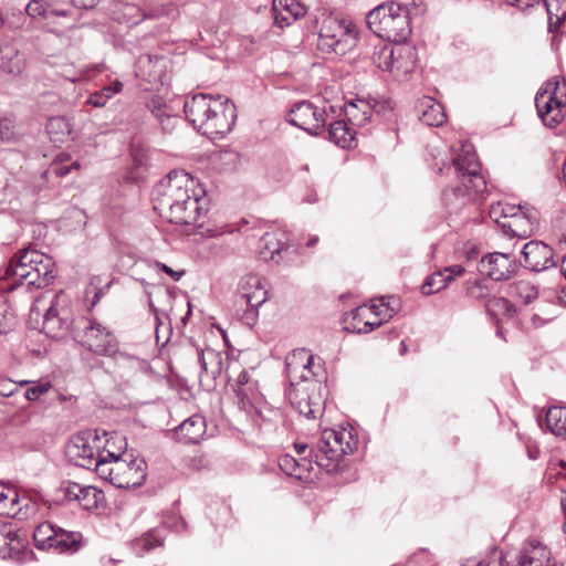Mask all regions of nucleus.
Masks as SVG:
<instances>
[{
	"instance_id": "nucleus-1",
	"label": "nucleus",
	"mask_w": 566,
	"mask_h": 566,
	"mask_svg": "<svg viewBox=\"0 0 566 566\" xmlns=\"http://www.w3.org/2000/svg\"><path fill=\"white\" fill-rule=\"evenodd\" d=\"M203 191L184 170H174L160 180L153 191V206L171 223H196L203 212Z\"/></svg>"
},
{
	"instance_id": "nucleus-2",
	"label": "nucleus",
	"mask_w": 566,
	"mask_h": 566,
	"mask_svg": "<svg viewBox=\"0 0 566 566\" xmlns=\"http://www.w3.org/2000/svg\"><path fill=\"white\" fill-rule=\"evenodd\" d=\"M454 172L460 185H452L444 188L441 195L443 207L449 213H458L470 205L476 195L486 189V182L481 174L480 163L473 145L469 142H459L452 148V164H442L438 171L443 174Z\"/></svg>"
},
{
	"instance_id": "nucleus-3",
	"label": "nucleus",
	"mask_w": 566,
	"mask_h": 566,
	"mask_svg": "<svg viewBox=\"0 0 566 566\" xmlns=\"http://www.w3.org/2000/svg\"><path fill=\"white\" fill-rule=\"evenodd\" d=\"M55 277L53 259L34 249H21L10 260L0 275V290L13 292L18 287L43 289Z\"/></svg>"
},
{
	"instance_id": "nucleus-4",
	"label": "nucleus",
	"mask_w": 566,
	"mask_h": 566,
	"mask_svg": "<svg viewBox=\"0 0 566 566\" xmlns=\"http://www.w3.org/2000/svg\"><path fill=\"white\" fill-rule=\"evenodd\" d=\"M187 119L207 135H223L231 130L235 120V107L229 98L198 94L184 105Z\"/></svg>"
},
{
	"instance_id": "nucleus-5",
	"label": "nucleus",
	"mask_w": 566,
	"mask_h": 566,
	"mask_svg": "<svg viewBox=\"0 0 566 566\" xmlns=\"http://www.w3.org/2000/svg\"><path fill=\"white\" fill-rule=\"evenodd\" d=\"M369 29L389 42L405 43L411 33L407 8L395 2L382 3L367 14Z\"/></svg>"
},
{
	"instance_id": "nucleus-6",
	"label": "nucleus",
	"mask_w": 566,
	"mask_h": 566,
	"mask_svg": "<svg viewBox=\"0 0 566 566\" xmlns=\"http://www.w3.org/2000/svg\"><path fill=\"white\" fill-rule=\"evenodd\" d=\"M98 475L119 489L138 488L146 481L147 464L142 458L119 457L111 451L98 469Z\"/></svg>"
},
{
	"instance_id": "nucleus-7",
	"label": "nucleus",
	"mask_w": 566,
	"mask_h": 566,
	"mask_svg": "<svg viewBox=\"0 0 566 566\" xmlns=\"http://www.w3.org/2000/svg\"><path fill=\"white\" fill-rule=\"evenodd\" d=\"M350 438V432L346 430H324L316 446L311 448L315 464L327 473L337 472L343 457L354 450L348 441Z\"/></svg>"
},
{
	"instance_id": "nucleus-8",
	"label": "nucleus",
	"mask_w": 566,
	"mask_h": 566,
	"mask_svg": "<svg viewBox=\"0 0 566 566\" xmlns=\"http://www.w3.org/2000/svg\"><path fill=\"white\" fill-rule=\"evenodd\" d=\"M102 448V440L96 432L78 433L67 442L65 455L71 463L94 470L98 474V469L107 459V452H111Z\"/></svg>"
},
{
	"instance_id": "nucleus-9",
	"label": "nucleus",
	"mask_w": 566,
	"mask_h": 566,
	"mask_svg": "<svg viewBox=\"0 0 566 566\" xmlns=\"http://www.w3.org/2000/svg\"><path fill=\"white\" fill-rule=\"evenodd\" d=\"M374 64L400 80L412 72L416 65L415 48L399 42L376 46L373 53Z\"/></svg>"
},
{
	"instance_id": "nucleus-10",
	"label": "nucleus",
	"mask_w": 566,
	"mask_h": 566,
	"mask_svg": "<svg viewBox=\"0 0 566 566\" xmlns=\"http://www.w3.org/2000/svg\"><path fill=\"white\" fill-rule=\"evenodd\" d=\"M356 32L344 19L327 17L321 27L317 48L325 53L344 55L356 45Z\"/></svg>"
},
{
	"instance_id": "nucleus-11",
	"label": "nucleus",
	"mask_w": 566,
	"mask_h": 566,
	"mask_svg": "<svg viewBox=\"0 0 566 566\" xmlns=\"http://www.w3.org/2000/svg\"><path fill=\"white\" fill-rule=\"evenodd\" d=\"M535 105L544 125L556 127L564 118L562 108L566 105V82L557 77L548 80L536 93Z\"/></svg>"
},
{
	"instance_id": "nucleus-12",
	"label": "nucleus",
	"mask_w": 566,
	"mask_h": 566,
	"mask_svg": "<svg viewBox=\"0 0 566 566\" xmlns=\"http://www.w3.org/2000/svg\"><path fill=\"white\" fill-rule=\"evenodd\" d=\"M80 325V332L76 337L86 349L98 356L106 357L117 353L118 340L107 327L95 319L88 318H82Z\"/></svg>"
},
{
	"instance_id": "nucleus-13",
	"label": "nucleus",
	"mask_w": 566,
	"mask_h": 566,
	"mask_svg": "<svg viewBox=\"0 0 566 566\" xmlns=\"http://www.w3.org/2000/svg\"><path fill=\"white\" fill-rule=\"evenodd\" d=\"M293 408L306 419H316L323 415L325 398L321 382H310L290 391Z\"/></svg>"
},
{
	"instance_id": "nucleus-14",
	"label": "nucleus",
	"mask_w": 566,
	"mask_h": 566,
	"mask_svg": "<svg viewBox=\"0 0 566 566\" xmlns=\"http://www.w3.org/2000/svg\"><path fill=\"white\" fill-rule=\"evenodd\" d=\"M287 377L293 388L301 387V382H319L312 378L317 376L313 370L315 367L314 356L305 348H298L289 354L285 358Z\"/></svg>"
},
{
	"instance_id": "nucleus-15",
	"label": "nucleus",
	"mask_w": 566,
	"mask_h": 566,
	"mask_svg": "<svg viewBox=\"0 0 566 566\" xmlns=\"http://www.w3.org/2000/svg\"><path fill=\"white\" fill-rule=\"evenodd\" d=\"M325 109L307 101L298 102L291 109L287 122L311 135H319L325 125Z\"/></svg>"
},
{
	"instance_id": "nucleus-16",
	"label": "nucleus",
	"mask_w": 566,
	"mask_h": 566,
	"mask_svg": "<svg viewBox=\"0 0 566 566\" xmlns=\"http://www.w3.org/2000/svg\"><path fill=\"white\" fill-rule=\"evenodd\" d=\"M538 213L534 208L525 207L516 210L507 222L502 223V232L510 238L517 237L525 239L531 237L537 228Z\"/></svg>"
},
{
	"instance_id": "nucleus-17",
	"label": "nucleus",
	"mask_w": 566,
	"mask_h": 566,
	"mask_svg": "<svg viewBox=\"0 0 566 566\" xmlns=\"http://www.w3.org/2000/svg\"><path fill=\"white\" fill-rule=\"evenodd\" d=\"M523 264L534 272H541L555 265L554 252L542 241H530L522 250Z\"/></svg>"
},
{
	"instance_id": "nucleus-18",
	"label": "nucleus",
	"mask_w": 566,
	"mask_h": 566,
	"mask_svg": "<svg viewBox=\"0 0 566 566\" xmlns=\"http://www.w3.org/2000/svg\"><path fill=\"white\" fill-rule=\"evenodd\" d=\"M238 293L251 308H259L268 300L265 281L258 274L244 275L239 283Z\"/></svg>"
},
{
	"instance_id": "nucleus-19",
	"label": "nucleus",
	"mask_w": 566,
	"mask_h": 566,
	"mask_svg": "<svg viewBox=\"0 0 566 566\" xmlns=\"http://www.w3.org/2000/svg\"><path fill=\"white\" fill-rule=\"evenodd\" d=\"M166 61L157 55H140L135 63V74L151 87L164 84Z\"/></svg>"
},
{
	"instance_id": "nucleus-20",
	"label": "nucleus",
	"mask_w": 566,
	"mask_h": 566,
	"mask_svg": "<svg viewBox=\"0 0 566 566\" xmlns=\"http://www.w3.org/2000/svg\"><path fill=\"white\" fill-rule=\"evenodd\" d=\"M514 270V261L506 253H491L479 263V271L494 281L507 280Z\"/></svg>"
},
{
	"instance_id": "nucleus-21",
	"label": "nucleus",
	"mask_w": 566,
	"mask_h": 566,
	"mask_svg": "<svg viewBox=\"0 0 566 566\" xmlns=\"http://www.w3.org/2000/svg\"><path fill=\"white\" fill-rule=\"evenodd\" d=\"M295 252L292 245L282 243L274 233H265L260 240V256L276 263L293 261L291 254Z\"/></svg>"
},
{
	"instance_id": "nucleus-22",
	"label": "nucleus",
	"mask_w": 566,
	"mask_h": 566,
	"mask_svg": "<svg viewBox=\"0 0 566 566\" xmlns=\"http://www.w3.org/2000/svg\"><path fill=\"white\" fill-rule=\"evenodd\" d=\"M27 66V59L23 53L12 43L0 44V71L11 75L19 76Z\"/></svg>"
},
{
	"instance_id": "nucleus-23",
	"label": "nucleus",
	"mask_w": 566,
	"mask_h": 566,
	"mask_svg": "<svg viewBox=\"0 0 566 566\" xmlns=\"http://www.w3.org/2000/svg\"><path fill=\"white\" fill-rule=\"evenodd\" d=\"M551 553L537 541H528L520 551L517 563L514 566H548Z\"/></svg>"
},
{
	"instance_id": "nucleus-24",
	"label": "nucleus",
	"mask_w": 566,
	"mask_h": 566,
	"mask_svg": "<svg viewBox=\"0 0 566 566\" xmlns=\"http://www.w3.org/2000/svg\"><path fill=\"white\" fill-rule=\"evenodd\" d=\"M206 427L205 418L199 415H193L176 428L175 434L178 441L186 444H195L205 436Z\"/></svg>"
},
{
	"instance_id": "nucleus-25",
	"label": "nucleus",
	"mask_w": 566,
	"mask_h": 566,
	"mask_svg": "<svg viewBox=\"0 0 566 566\" xmlns=\"http://www.w3.org/2000/svg\"><path fill=\"white\" fill-rule=\"evenodd\" d=\"M464 269L461 265H452L434 272L422 284V294L431 295L446 289L457 276L462 275Z\"/></svg>"
},
{
	"instance_id": "nucleus-26",
	"label": "nucleus",
	"mask_w": 566,
	"mask_h": 566,
	"mask_svg": "<svg viewBox=\"0 0 566 566\" xmlns=\"http://www.w3.org/2000/svg\"><path fill=\"white\" fill-rule=\"evenodd\" d=\"M275 23L283 28L306 14V8L296 0H273Z\"/></svg>"
},
{
	"instance_id": "nucleus-27",
	"label": "nucleus",
	"mask_w": 566,
	"mask_h": 566,
	"mask_svg": "<svg viewBox=\"0 0 566 566\" xmlns=\"http://www.w3.org/2000/svg\"><path fill=\"white\" fill-rule=\"evenodd\" d=\"M417 112L419 119L428 126L438 127L447 119L442 105L428 96L420 99Z\"/></svg>"
},
{
	"instance_id": "nucleus-28",
	"label": "nucleus",
	"mask_w": 566,
	"mask_h": 566,
	"mask_svg": "<svg viewBox=\"0 0 566 566\" xmlns=\"http://www.w3.org/2000/svg\"><path fill=\"white\" fill-rule=\"evenodd\" d=\"M112 357H114L117 373L122 378L129 379L138 373L144 371L147 367L146 360L126 352H120L119 349H117V353Z\"/></svg>"
},
{
	"instance_id": "nucleus-29",
	"label": "nucleus",
	"mask_w": 566,
	"mask_h": 566,
	"mask_svg": "<svg viewBox=\"0 0 566 566\" xmlns=\"http://www.w3.org/2000/svg\"><path fill=\"white\" fill-rule=\"evenodd\" d=\"M61 294H56L44 314L43 329L53 337L61 336L67 329V323L64 318L60 317Z\"/></svg>"
},
{
	"instance_id": "nucleus-30",
	"label": "nucleus",
	"mask_w": 566,
	"mask_h": 566,
	"mask_svg": "<svg viewBox=\"0 0 566 566\" xmlns=\"http://www.w3.org/2000/svg\"><path fill=\"white\" fill-rule=\"evenodd\" d=\"M344 112L353 125L364 126L373 115V107L369 102L355 98L344 105Z\"/></svg>"
},
{
	"instance_id": "nucleus-31",
	"label": "nucleus",
	"mask_w": 566,
	"mask_h": 566,
	"mask_svg": "<svg viewBox=\"0 0 566 566\" xmlns=\"http://www.w3.org/2000/svg\"><path fill=\"white\" fill-rule=\"evenodd\" d=\"M122 18L124 22L128 24H138L139 22L147 19H157L164 14L163 8L157 9H140L133 3H124L120 8Z\"/></svg>"
},
{
	"instance_id": "nucleus-32",
	"label": "nucleus",
	"mask_w": 566,
	"mask_h": 566,
	"mask_svg": "<svg viewBox=\"0 0 566 566\" xmlns=\"http://www.w3.org/2000/svg\"><path fill=\"white\" fill-rule=\"evenodd\" d=\"M311 459H302L297 461L294 457L290 454H284L279 458V467L280 469L290 476H295L297 479H303L304 473L308 472L313 469L314 458L310 455Z\"/></svg>"
},
{
	"instance_id": "nucleus-33",
	"label": "nucleus",
	"mask_w": 566,
	"mask_h": 566,
	"mask_svg": "<svg viewBox=\"0 0 566 566\" xmlns=\"http://www.w3.org/2000/svg\"><path fill=\"white\" fill-rule=\"evenodd\" d=\"M19 500L15 489L0 482V515L27 517L28 515L22 514L21 509L18 507Z\"/></svg>"
},
{
	"instance_id": "nucleus-34",
	"label": "nucleus",
	"mask_w": 566,
	"mask_h": 566,
	"mask_svg": "<svg viewBox=\"0 0 566 566\" xmlns=\"http://www.w3.org/2000/svg\"><path fill=\"white\" fill-rule=\"evenodd\" d=\"M82 535L75 532H67L57 528L52 548L57 553H74L80 548Z\"/></svg>"
},
{
	"instance_id": "nucleus-35",
	"label": "nucleus",
	"mask_w": 566,
	"mask_h": 566,
	"mask_svg": "<svg viewBox=\"0 0 566 566\" xmlns=\"http://www.w3.org/2000/svg\"><path fill=\"white\" fill-rule=\"evenodd\" d=\"M20 546L21 543L14 527L0 521V557H10L13 551L20 549Z\"/></svg>"
},
{
	"instance_id": "nucleus-36",
	"label": "nucleus",
	"mask_w": 566,
	"mask_h": 566,
	"mask_svg": "<svg viewBox=\"0 0 566 566\" xmlns=\"http://www.w3.org/2000/svg\"><path fill=\"white\" fill-rule=\"evenodd\" d=\"M198 359L201 366V379L203 378V375L212 376L214 378L217 375L220 374L221 359L216 350L211 348L201 349L198 353Z\"/></svg>"
},
{
	"instance_id": "nucleus-37",
	"label": "nucleus",
	"mask_w": 566,
	"mask_h": 566,
	"mask_svg": "<svg viewBox=\"0 0 566 566\" xmlns=\"http://www.w3.org/2000/svg\"><path fill=\"white\" fill-rule=\"evenodd\" d=\"M328 138L342 148H347L354 142V134L344 120H335L329 124Z\"/></svg>"
},
{
	"instance_id": "nucleus-38",
	"label": "nucleus",
	"mask_w": 566,
	"mask_h": 566,
	"mask_svg": "<svg viewBox=\"0 0 566 566\" xmlns=\"http://www.w3.org/2000/svg\"><path fill=\"white\" fill-rule=\"evenodd\" d=\"M545 420L552 433L566 439V408L551 407L546 412Z\"/></svg>"
},
{
	"instance_id": "nucleus-39",
	"label": "nucleus",
	"mask_w": 566,
	"mask_h": 566,
	"mask_svg": "<svg viewBox=\"0 0 566 566\" xmlns=\"http://www.w3.org/2000/svg\"><path fill=\"white\" fill-rule=\"evenodd\" d=\"M57 528L50 522L39 524L33 533L35 546L40 549H51Z\"/></svg>"
},
{
	"instance_id": "nucleus-40",
	"label": "nucleus",
	"mask_w": 566,
	"mask_h": 566,
	"mask_svg": "<svg viewBox=\"0 0 566 566\" xmlns=\"http://www.w3.org/2000/svg\"><path fill=\"white\" fill-rule=\"evenodd\" d=\"M512 295L530 304L537 298L538 291L533 283L522 280L512 285Z\"/></svg>"
},
{
	"instance_id": "nucleus-41",
	"label": "nucleus",
	"mask_w": 566,
	"mask_h": 566,
	"mask_svg": "<svg viewBox=\"0 0 566 566\" xmlns=\"http://www.w3.org/2000/svg\"><path fill=\"white\" fill-rule=\"evenodd\" d=\"M497 558L500 560V566H509V563L501 555L496 547H491L485 557H469L463 559L462 566H491L492 559Z\"/></svg>"
},
{
	"instance_id": "nucleus-42",
	"label": "nucleus",
	"mask_w": 566,
	"mask_h": 566,
	"mask_svg": "<svg viewBox=\"0 0 566 566\" xmlns=\"http://www.w3.org/2000/svg\"><path fill=\"white\" fill-rule=\"evenodd\" d=\"M2 293H8V292L0 290V294H2ZM14 319H15V311L13 308H11L7 304V300L3 298L2 295H0V334L8 333L14 324Z\"/></svg>"
},
{
	"instance_id": "nucleus-43",
	"label": "nucleus",
	"mask_w": 566,
	"mask_h": 566,
	"mask_svg": "<svg viewBox=\"0 0 566 566\" xmlns=\"http://www.w3.org/2000/svg\"><path fill=\"white\" fill-rule=\"evenodd\" d=\"M103 497L102 492L92 485H85L77 502L85 510H93L97 507L98 502Z\"/></svg>"
},
{
	"instance_id": "nucleus-44",
	"label": "nucleus",
	"mask_w": 566,
	"mask_h": 566,
	"mask_svg": "<svg viewBox=\"0 0 566 566\" xmlns=\"http://www.w3.org/2000/svg\"><path fill=\"white\" fill-rule=\"evenodd\" d=\"M25 13L33 19L48 18L50 14H65L64 11L57 12L50 10L49 6L43 0H31L25 8Z\"/></svg>"
},
{
	"instance_id": "nucleus-45",
	"label": "nucleus",
	"mask_w": 566,
	"mask_h": 566,
	"mask_svg": "<svg viewBox=\"0 0 566 566\" xmlns=\"http://www.w3.org/2000/svg\"><path fill=\"white\" fill-rule=\"evenodd\" d=\"M548 19L557 21L566 18V0H543Z\"/></svg>"
},
{
	"instance_id": "nucleus-46",
	"label": "nucleus",
	"mask_w": 566,
	"mask_h": 566,
	"mask_svg": "<svg viewBox=\"0 0 566 566\" xmlns=\"http://www.w3.org/2000/svg\"><path fill=\"white\" fill-rule=\"evenodd\" d=\"M511 307V303L503 297L492 296L488 298L485 303V308L492 316H499L504 312H510Z\"/></svg>"
},
{
	"instance_id": "nucleus-47",
	"label": "nucleus",
	"mask_w": 566,
	"mask_h": 566,
	"mask_svg": "<svg viewBox=\"0 0 566 566\" xmlns=\"http://www.w3.org/2000/svg\"><path fill=\"white\" fill-rule=\"evenodd\" d=\"M101 70H102L101 65L95 64L92 66H84L78 70H73V67H67L66 70L63 71L62 74L66 80L71 81L72 83H75V82L87 78L90 71L101 72Z\"/></svg>"
},
{
	"instance_id": "nucleus-48",
	"label": "nucleus",
	"mask_w": 566,
	"mask_h": 566,
	"mask_svg": "<svg viewBox=\"0 0 566 566\" xmlns=\"http://www.w3.org/2000/svg\"><path fill=\"white\" fill-rule=\"evenodd\" d=\"M467 295L475 300L486 301L488 298H490L489 287L486 285L485 280L475 281L472 284L468 285Z\"/></svg>"
},
{
	"instance_id": "nucleus-49",
	"label": "nucleus",
	"mask_w": 566,
	"mask_h": 566,
	"mask_svg": "<svg viewBox=\"0 0 566 566\" xmlns=\"http://www.w3.org/2000/svg\"><path fill=\"white\" fill-rule=\"evenodd\" d=\"M368 313V307L366 305L358 306L352 310L349 313L346 314L345 328L349 332V327L353 322L361 326L363 323L366 322Z\"/></svg>"
},
{
	"instance_id": "nucleus-50",
	"label": "nucleus",
	"mask_w": 566,
	"mask_h": 566,
	"mask_svg": "<svg viewBox=\"0 0 566 566\" xmlns=\"http://www.w3.org/2000/svg\"><path fill=\"white\" fill-rule=\"evenodd\" d=\"M137 544L143 547L144 551H149L155 546L163 545V537L157 530L150 531L145 536L137 541Z\"/></svg>"
},
{
	"instance_id": "nucleus-51",
	"label": "nucleus",
	"mask_w": 566,
	"mask_h": 566,
	"mask_svg": "<svg viewBox=\"0 0 566 566\" xmlns=\"http://www.w3.org/2000/svg\"><path fill=\"white\" fill-rule=\"evenodd\" d=\"M51 382H40L28 388L24 396L28 400L34 401L51 389Z\"/></svg>"
},
{
	"instance_id": "nucleus-52",
	"label": "nucleus",
	"mask_w": 566,
	"mask_h": 566,
	"mask_svg": "<svg viewBox=\"0 0 566 566\" xmlns=\"http://www.w3.org/2000/svg\"><path fill=\"white\" fill-rule=\"evenodd\" d=\"M384 322L385 321L380 318H378L377 321L366 319V322H364L361 326L353 322L350 324L349 332L357 334H367L374 331L375 328L381 326Z\"/></svg>"
},
{
	"instance_id": "nucleus-53",
	"label": "nucleus",
	"mask_w": 566,
	"mask_h": 566,
	"mask_svg": "<svg viewBox=\"0 0 566 566\" xmlns=\"http://www.w3.org/2000/svg\"><path fill=\"white\" fill-rule=\"evenodd\" d=\"M124 88L123 82L115 80L111 82L108 85L103 86L98 91L103 95V98H105L106 104L108 101L115 96L116 94H119Z\"/></svg>"
},
{
	"instance_id": "nucleus-54",
	"label": "nucleus",
	"mask_w": 566,
	"mask_h": 566,
	"mask_svg": "<svg viewBox=\"0 0 566 566\" xmlns=\"http://www.w3.org/2000/svg\"><path fill=\"white\" fill-rule=\"evenodd\" d=\"M149 268H153L154 270H160L165 273H167L175 282H178L185 274V271H175L170 266L166 265L165 263L155 261L154 263H149Z\"/></svg>"
},
{
	"instance_id": "nucleus-55",
	"label": "nucleus",
	"mask_w": 566,
	"mask_h": 566,
	"mask_svg": "<svg viewBox=\"0 0 566 566\" xmlns=\"http://www.w3.org/2000/svg\"><path fill=\"white\" fill-rule=\"evenodd\" d=\"M490 218L494 220L499 227L502 229V223L507 222V219L505 220V210L504 205L501 202H497L496 205H492L489 211Z\"/></svg>"
},
{
	"instance_id": "nucleus-56",
	"label": "nucleus",
	"mask_w": 566,
	"mask_h": 566,
	"mask_svg": "<svg viewBox=\"0 0 566 566\" xmlns=\"http://www.w3.org/2000/svg\"><path fill=\"white\" fill-rule=\"evenodd\" d=\"M385 301V318H391L400 308V300L396 296H386Z\"/></svg>"
},
{
	"instance_id": "nucleus-57",
	"label": "nucleus",
	"mask_w": 566,
	"mask_h": 566,
	"mask_svg": "<svg viewBox=\"0 0 566 566\" xmlns=\"http://www.w3.org/2000/svg\"><path fill=\"white\" fill-rule=\"evenodd\" d=\"M386 300H387L386 296H381L378 300L373 301L370 306H367L369 313H373L376 317H378L385 322L388 319V318H385V314H384Z\"/></svg>"
},
{
	"instance_id": "nucleus-58",
	"label": "nucleus",
	"mask_w": 566,
	"mask_h": 566,
	"mask_svg": "<svg viewBox=\"0 0 566 566\" xmlns=\"http://www.w3.org/2000/svg\"><path fill=\"white\" fill-rule=\"evenodd\" d=\"M85 485H81L75 482H69L65 488V496L69 500L77 501Z\"/></svg>"
},
{
	"instance_id": "nucleus-59",
	"label": "nucleus",
	"mask_w": 566,
	"mask_h": 566,
	"mask_svg": "<svg viewBox=\"0 0 566 566\" xmlns=\"http://www.w3.org/2000/svg\"><path fill=\"white\" fill-rule=\"evenodd\" d=\"M85 104L95 108H103L106 106L105 98H103V95L98 90L88 95Z\"/></svg>"
},
{
	"instance_id": "nucleus-60",
	"label": "nucleus",
	"mask_w": 566,
	"mask_h": 566,
	"mask_svg": "<svg viewBox=\"0 0 566 566\" xmlns=\"http://www.w3.org/2000/svg\"><path fill=\"white\" fill-rule=\"evenodd\" d=\"M18 389V385L9 379L0 380V396L10 397L14 395Z\"/></svg>"
},
{
	"instance_id": "nucleus-61",
	"label": "nucleus",
	"mask_w": 566,
	"mask_h": 566,
	"mask_svg": "<svg viewBox=\"0 0 566 566\" xmlns=\"http://www.w3.org/2000/svg\"><path fill=\"white\" fill-rule=\"evenodd\" d=\"M14 132L13 126L10 120L8 119H1L0 120V139L1 140H9L12 138Z\"/></svg>"
},
{
	"instance_id": "nucleus-62",
	"label": "nucleus",
	"mask_w": 566,
	"mask_h": 566,
	"mask_svg": "<svg viewBox=\"0 0 566 566\" xmlns=\"http://www.w3.org/2000/svg\"><path fill=\"white\" fill-rule=\"evenodd\" d=\"M21 20L24 21V14L21 11H19L18 14L13 13L12 18L8 17L7 20H4V23H7V25L11 30H15V29H19L22 25Z\"/></svg>"
},
{
	"instance_id": "nucleus-63",
	"label": "nucleus",
	"mask_w": 566,
	"mask_h": 566,
	"mask_svg": "<svg viewBox=\"0 0 566 566\" xmlns=\"http://www.w3.org/2000/svg\"><path fill=\"white\" fill-rule=\"evenodd\" d=\"M72 4L78 9L88 10L98 4V0H71Z\"/></svg>"
},
{
	"instance_id": "nucleus-64",
	"label": "nucleus",
	"mask_w": 566,
	"mask_h": 566,
	"mask_svg": "<svg viewBox=\"0 0 566 566\" xmlns=\"http://www.w3.org/2000/svg\"><path fill=\"white\" fill-rule=\"evenodd\" d=\"M525 209V207L523 206H511V205H504V210H505V220H510L511 219V216L512 214H515L516 213V210H523Z\"/></svg>"
}]
</instances>
